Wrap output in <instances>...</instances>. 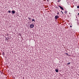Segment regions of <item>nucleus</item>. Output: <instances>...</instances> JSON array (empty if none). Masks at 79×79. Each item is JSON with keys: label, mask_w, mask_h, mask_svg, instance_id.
<instances>
[{"label": "nucleus", "mask_w": 79, "mask_h": 79, "mask_svg": "<svg viewBox=\"0 0 79 79\" xmlns=\"http://www.w3.org/2000/svg\"><path fill=\"white\" fill-rule=\"evenodd\" d=\"M28 19H30H30H31V18H28Z\"/></svg>", "instance_id": "ddd939ff"}, {"label": "nucleus", "mask_w": 79, "mask_h": 79, "mask_svg": "<svg viewBox=\"0 0 79 79\" xmlns=\"http://www.w3.org/2000/svg\"><path fill=\"white\" fill-rule=\"evenodd\" d=\"M57 14V15H59V12H58Z\"/></svg>", "instance_id": "9b49d317"}, {"label": "nucleus", "mask_w": 79, "mask_h": 79, "mask_svg": "<svg viewBox=\"0 0 79 79\" xmlns=\"http://www.w3.org/2000/svg\"><path fill=\"white\" fill-rule=\"evenodd\" d=\"M66 54H67V55H68V53H67Z\"/></svg>", "instance_id": "dca6fc26"}, {"label": "nucleus", "mask_w": 79, "mask_h": 79, "mask_svg": "<svg viewBox=\"0 0 79 79\" xmlns=\"http://www.w3.org/2000/svg\"><path fill=\"white\" fill-rule=\"evenodd\" d=\"M64 13L65 14H66L67 13V11H65Z\"/></svg>", "instance_id": "6e6552de"}, {"label": "nucleus", "mask_w": 79, "mask_h": 79, "mask_svg": "<svg viewBox=\"0 0 79 79\" xmlns=\"http://www.w3.org/2000/svg\"><path fill=\"white\" fill-rule=\"evenodd\" d=\"M69 14H71V13H69Z\"/></svg>", "instance_id": "2eb2a0df"}, {"label": "nucleus", "mask_w": 79, "mask_h": 79, "mask_svg": "<svg viewBox=\"0 0 79 79\" xmlns=\"http://www.w3.org/2000/svg\"><path fill=\"white\" fill-rule=\"evenodd\" d=\"M61 12H62V14H63V12H62V11H61Z\"/></svg>", "instance_id": "f8f14e48"}, {"label": "nucleus", "mask_w": 79, "mask_h": 79, "mask_svg": "<svg viewBox=\"0 0 79 79\" xmlns=\"http://www.w3.org/2000/svg\"><path fill=\"white\" fill-rule=\"evenodd\" d=\"M70 62H69L67 64H70Z\"/></svg>", "instance_id": "1a4fd4ad"}, {"label": "nucleus", "mask_w": 79, "mask_h": 79, "mask_svg": "<svg viewBox=\"0 0 79 79\" xmlns=\"http://www.w3.org/2000/svg\"><path fill=\"white\" fill-rule=\"evenodd\" d=\"M32 21H35V19H32Z\"/></svg>", "instance_id": "423d86ee"}, {"label": "nucleus", "mask_w": 79, "mask_h": 79, "mask_svg": "<svg viewBox=\"0 0 79 79\" xmlns=\"http://www.w3.org/2000/svg\"><path fill=\"white\" fill-rule=\"evenodd\" d=\"M78 15H79V13H78Z\"/></svg>", "instance_id": "4468645a"}, {"label": "nucleus", "mask_w": 79, "mask_h": 79, "mask_svg": "<svg viewBox=\"0 0 79 79\" xmlns=\"http://www.w3.org/2000/svg\"><path fill=\"white\" fill-rule=\"evenodd\" d=\"M12 14H14L15 13V11H12Z\"/></svg>", "instance_id": "20e7f679"}, {"label": "nucleus", "mask_w": 79, "mask_h": 79, "mask_svg": "<svg viewBox=\"0 0 79 79\" xmlns=\"http://www.w3.org/2000/svg\"><path fill=\"white\" fill-rule=\"evenodd\" d=\"M30 27H31V28H33L34 27V25L33 24H31L30 25Z\"/></svg>", "instance_id": "f257e3e1"}, {"label": "nucleus", "mask_w": 79, "mask_h": 79, "mask_svg": "<svg viewBox=\"0 0 79 79\" xmlns=\"http://www.w3.org/2000/svg\"><path fill=\"white\" fill-rule=\"evenodd\" d=\"M77 8H79V6H77Z\"/></svg>", "instance_id": "9d476101"}, {"label": "nucleus", "mask_w": 79, "mask_h": 79, "mask_svg": "<svg viewBox=\"0 0 79 79\" xmlns=\"http://www.w3.org/2000/svg\"><path fill=\"white\" fill-rule=\"evenodd\" d=\"M8 12L9 13H11V11H10V10H9Z\"/></svg>", "instance_id": "0eeeda50"}, {"label": "nucleus", "mask_w": 79, "mask_h": 79, "mask_svg": "<svg viewBox=\"0 0 79 79\" xmlns=\"http://www.w3.org/2000/svg\"><path fill=\"white\" fill-rule=\"evenodd\" d=\"M59 7H60V9H61V10H64V9L63 8V7H62L61 6H59Z\"/></svg>", "instance_id": "7ed1b4c3"}, {"label": "nucleus", "mask_w": 79, "mask_h": 79, "mask_svg": "<svg viewBox=\"0 0 79 79\" xmlns=\"http://www.w3.org/2000/svg\"><path fill=\"white\" fill-rule=\"evenodd\" d=\"M55 18L56 19H57L59 18V16L58 15H56L55 16Z\"/></svg>", "instance_id": "f03ea898"}, {"label": "nucleus", "mask_w": 79, "mask_h": 79, "mask_svg": "<svg viewBox=\"0 0 79 79\" xmlns=\"http://www.w3.org/2000/svg\"><path fill=\"white\" fill-rule=\"evenodd\" d=\"M55 71L56 73H58V69H56Z\"/></svg>", "instance_id": "39448f33"}]
</instances>
